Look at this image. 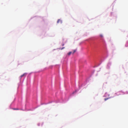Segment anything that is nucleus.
Returning a JSON list of instances; mask_svg holds the SVG:
<instances>
[{
	"label": "nucleus",
	"mask_w": 128,
	"mask_h": 128,
	"mask_svg": "<svg viewBox=\"0 0 128 128\" xmlns=\"http://www.w3.org/2000/svg\"><path fill=\"white\" fill-rule=\"evenodd\" d=\"M26 75V73H24V74H23L22 75H21L20 76V78H21L23 76H25Z\"/></svg>",
	"instance_id": "f257e3e1"
},
{
	"label": "nucleus",
	"mask_w": 128,
	"mask_h": 128,
	"mask_svg": "<svg viewBox=\"0 0 128 128\" xmlns=\"http://www.w3.org/2000/svg\"><path fill=\"white\" fill-rule=\"evenodd\" d=\"M59 22H60L61 23H62V21L58 19L57 22V23H59Z\"/></svg>",
	"instance_id": "f03ea898"
},
{
	"label": "nucleus",
	"mask_w": 128,
	"mask_h": 128,
	"mask_svg": "<svg viewBox=\"0 0 128 128\" xmlns=\"http://www.w3.org/2000/svg\"><path fill=\"white\" fill-rule=\"evenodd\" d=\"M125 46L126 47H127V46H128V42H126V45H125Z\"/></svg>",
	"instance_id": "7ed1b4c3"
},
{
	"label": "nucleus",
	"mask_w": 128,
	"mask_h": 128,
	"mask_svg": "<svg viewBox=\"0 0 128 128\" xmlns=\"http://www.w3.org/2000/svg\"><path fill=\"white\" fill-rule=\"evenodd\" d=\"M72 53V52H70L68 53V55L69 56L70 55V54Z\"/></svg>",
	"instance_id": "20e7f679"
},
{
	"label": "nucleus",
	"mask_w": 128,
	"mask_h": 128,
	"mask_svg": "<svg viewBox=\"0 0 128 128\" xmlns=\"http://www.w3.org/2000/svg\"><path fill=\"white\" fill-rule=\"evenodd\" d=\"M65 48V47H63L62 48H59V49L60 50H62V49H64V48Z\"/></svg>",
	"instance_id": "39448f33"
},
{
	"label": "nucleus",
	"mask_w": 128,
	"mask_h": 128,
	"mask_svg": "<svg viewBox=\"0 0 128 128\" xmlns=\"http://www.w3.org/2000/svg\"><path fill=\"white\" fill-rule=\"evenodd\" d=\"M76 51V50H73V52L72 53V54H73Z\"/></svg>",
	"instance_id": "423d86ee"
},
{
	"label": "nucleus",
	"mask_w": 128,
	"mask_h": 128,
	"mask_svg": "<svg viewBox=\"0 0 128 128\" xmlns=\"http://www.w3.org/2000/svg\"><path fill=\"white\" fill-rule=\"evenodd\" d=\"M109 98H105L104 99V101H106L107 100H108Z\"/></svg>",
	"instance_id": "0eeeda50"
},
{
	"label": "nucleus",
	"mask_w": 128,
	"mask_h": 128,
	"mask_svg": "<svg viewBox=\"0 0 128 128\" xmlns=\"http://www.w3.org/2000/svg\"><path fill=\"white\" fill-rule=\"evenodd\" d=\"M100 37H101V38H102L103 37V36L102 35V34H100Z\"/></svg>",
	"instance_id": "6e6552de"
},
{
	"label": "nucleus",
	"mask_w": 128,
	"mask_h": 128,
	"mask_svg": "<svg viewBox=\"0 0 128 128\" xmlns=\"http://www.w3.org/2000/svg\"><path fill=\"white\" fill-rule=\"evenodd\" d=\"M64 44H62V46H64Z\"/></svg>",
	"instance_id": "1a4fd4ad"
},
{
	"label": "nucleus",
	"mask_w": 128,
	"mask_h": 128,
	"mask_svg": "<svg viewBox=\"0 0 128 128\" xmlns=\"http://www.w3.org/2000/svg\"><path fill=\"white\" fill-rule=\"evenodd\" d=\"M14 110H18L17 109H14Z\"/></svg>",
	"instance_id": "9d476101"
},
{
	"label": "nucleus",
	"mask_w": 128,
	"mask_h": 128,
	"mask_svg": "<svg viewBox=\"0 0 128 128\" xmlns=\"http://www.w3.org/2000/svg\"><path fill=\"white\" fill-rule=\"evenodd\" d=\"M52 102H49V103H51Z\"/></svg>",
	"instance_id": "9b49d317"
}]
</instances>
